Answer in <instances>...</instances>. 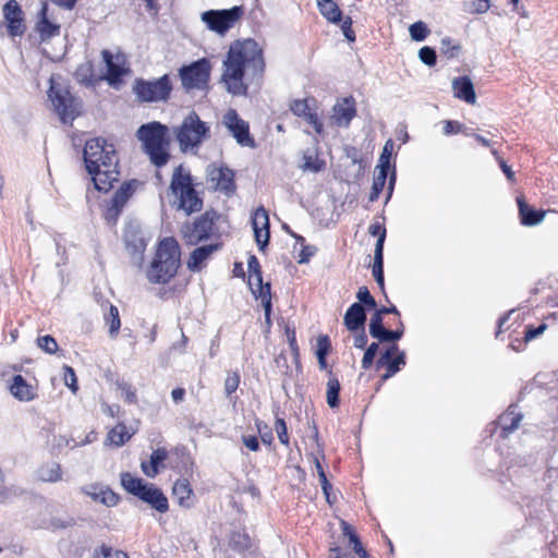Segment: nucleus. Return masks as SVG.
<instances>
[{
  "mask_svg": "<svg viewBox=\"0 0 558 558\" xmlns=\"http://www.w3.org/2000/svg\"><path fill=\"white\" fill-rule=\"evenodd\" d=\"M386 180L387 170L385 169V167H380L378 170L376 169L373 179L372 191L368 197L369 202H375L378 198L380 192L385 186Z\"/></svg>",
  "mask_w": 558,
  "mask_h": 558,
  "instance_id": "35",
  "label": "nucleus"
},
{
  "mask_svg": "<svg viewBox=\"0 0 558 558\" xmlns=\"http://www.w3.org/2000/svg\"><path fill=\"white\" fill-rule=\"evenodd\" d=\"M172 493L181 507L190 508L192 506V489L186 480H178L173 485Z\"/></svg>",
  "mask_w": 558,
  "mask_h": 558,
  "instance_id": "30",
  "label": "nucleus"
},
{
  "mask_svg": "<svg viewBox=\"0 0 558 558\" xmlns=\"http://www.w3.org/2000/svg\"><path fill=\"white\" fill-rule=\"evenodd\" d=\"M243 14L241 7H233L228 10H208L202 13L201 20L211 32L225 35Z\"/></svg>",
  "mask_w": 558,
  "mask_h": 558,
  "instance_id": "9",
  "label": "nucleus"
},
{
  "mask_svg": "<svg viewBox=\"0 0 558 558\" xmlns=\"http://www.w3.org/2000/svg\"><path fill=\"white\" fill-rule=\"evenodd\" d=\"M339 391L340 384L339 380L330 376L327 381V391H326V400L330 408H337L339 405Z\"/></svg>",
  "mask_w": 558,
  "mask_h": 558,
  "instance_id": "36",
  "label": "nucleus"
},
{
  "mask_svg": "<svg viewBox=\"0 0 558 558\" xmlns=\"http://www.w3.org/2000/svg\"><path fill=\"white\" fill-rule=\"evenodd\" d=\"M254 236L260 250H264L269 241V216L264 207H258L252 219Z\"/></svg>",
  "mask_w": 558,
  "mask_h": 558,
  "instance_id": "20",
  "label": "nucleus"
},
{
  "mask_svg": "<svg viewBox=\"0 0 558 558\" xmlns=\"http://www.w3.org/2000/svg\"><path fill=\"white\" fill-rule=\"evenodd\" d=\"M132 183H124L114 194L111 206L107 209L106 219L116 220L122 207L133 194Z\"/></svg>",
  "mask_w": 558,
  "mask_h": 558,
  "instance_id": "24",
  "label": "nucleus"
},
{
  "mask_svg": "<svg viewBox=\"0 0 558 558\" xmlns=\"http://www.w3.org/2000/svg\"><path fill=\"white\" fill-rule=\"evenodd\" d=\"M247 266L248 286L255 298L260 300L262 306L264 307L265 311L266 319L269 320L271 311L270 284L268 282L263 283L259 262L255 256H251L248 258Z\"/></svg>",
  "mask_w": 558,
  "mask_h": 558,
  "instance_id": "11",
  "label": "nucleus"
},
{
  "mask_svg": "<svg viewBox=\"0 0 558 558\" xmlns=\"http://www.w3.org/2000/svg\"><path fill=\"white\" fill-rule=\"evenodd\" d=\"M463 129V125L457 121L447 120L444 125V134L449 135L453 133H459Z\"/></svg>",
  "mask_w": 558,
  "mask_h": 558,
  "instance_id": "61",
  "label": "nucleus"
},
{
  "mask_svg": "<svg viewBox=\"0 0 558 558\" xmlns=\"http://www.w3.org/2000/svg\"><path fill=\"white\" fill-rule=\"evenodd\" d=\"M38 477L44 482H58L62 477L61 466L57 462H50L38 470Z\"/></svg>",
  "mask_w": 558,
  "mask_h": 558,
  "instance_id": "34",
  "label": "nucleus"
},
{
  "mask_svg": "<svg viewBox=\"0 0 558 558\" xmlns=\"http://www.w3.org/2000/svg\"><path fill=\"white\" fill-rule=\"evenodd\" d=\"M355 114L354 99L352 97L341 98L332 107L330 123L339 128H348Z\"/></svg>",
  "mask_w": 558,
  "mask_h": 558,
  "instance_id": "18",
  "label": "nucleus"
},
{
  "mask_svg": "<svg viewBox=\"0 0 558 558\" xmlns=\"http://www.w3.org/2000/svg\"><path fill=\"white\" fill-rule=\"evenodd\" d=\"M171 88L169 76L163 75L155 81L136 80L133 92L141 101L156 102L167 100Z\"/></svg>",
  "mask_w": 558,
  "mask_h": 558,
  "instance_id": "8",
  "label": "nucleus"
},
{
  "mask_svg": "<svg viewBox=\"0 0 558 558\" xmlns=\"http://www.w3.org/2000/svg\"><path fill=\"white\" fill-rule=\"evenodd\" d=\"M218 248L219 246L217 244H209L195 248L187 260V268L192 271L201 270L205 266L206 260Z\"/></svg>",
  "mask_w": 558,
  "mask_h": 558,
  "instance_id": "25",
  "label": "nucleus"
},
{
  "mask_svg": "<svg viewBox=\"0 0 558 558\" xmlns=\"http://www.w3.org/2000/svg\"><path fill=\"white\" fill-rule=\"evenodd\" d=\"M378 344L373 342L365 351L363 360H362V367L364 369H367L373 364L374 357L377 353Z\"/></svg>",
  "mask_w": 558,
  "mask_h": 558,
  "instance_id": "52",
  "label": "nucleus"
},
{
  "mask_svg": "<svg viewBox=\"0 0 558 558\" xmlns=\"http://www.w3.org/2000/svg\"><path fill=\"white\" fill-rule=\"evenodd\" d=\"M301 118L313 126L316 134L322 135L324 133L323 123L318 119L316 109L307 110Z\"/></svg>",
  "mask_w": 558,
  "mask_h": 558,
  "instance_id": "43",
  "label": "nucleus"
},
{
  "mask_svg": "<svg viewBox=\"0 0 558 558\" xmlns=\"http://www.w3.org/2000/svg\"><path fill=\"white\" fill-rule=\"evenodd\" d=\"M207 175L211 185L221 191H229L233 184V172L223 167L211 165L207 168Z\"/></svg>",
  "mask_w": 558,
  "mask_h": 558,
  "instance_id": "21",
  "label": "nucleus"
},
{
  "mask_svg": "<svg viewBox=\"0 0 558 558\" xmlns=\"http://www.w3.org/2000/svg\"><path fill=\"white\" fill-rule=\"evenodd\" d=\"M158 466H159V464H153L151 460H149V462H142V464H141L142 471L148 477H155L158 474V472H159Z\"/></svg>",
  "mask_w": 558,
  "mask_h": 558,
  "instance_id": "63",
  "label": "nucleus"
},
{
  "mask_svg": "<svg viewBox=\"0 0 558 558\" xmlns=\"http://www.w3.org/2000/svg\"><path fill=\"white\" fill-rule=\"evenodd\" d=\"M132 435L133 433L128 430L125 425L118 424L108 433L106 441L116 447H120L128 441Z\"/></svg>",
  "mask_w": 558,
  "mask_h": 558,
  "instance_id": "33",
  "label": "nucleus"
},
{
  "mask_svg": "<svg viewBox=\"0 0 558 558\" xmlns=\"http://www.w3.org/2000/svg\"><path fill=\"white\" fill-rule=\"evenodd\" d=\"M75 75L80 82L89 84L92 82L90 65L87 63L80 65V68L76 70Z\"/></svg>",
  "mask_w": 558,
  "mask_h": 558,
  "instance_id": "58",
  "label": "nucleus"
},
{
  "mask_svg": "<svg viewBox=\"0 0 558 558\" xmlns=\"http://www.w3.org/2000/svg\"><path fill=\"white\" fill-rule=\"evenodd\" d=\"M366 314L364 307L360 303L352 304L345 315L344 325L349 330H357L364 326Z\"/></svg>",
  "mask_w": 558,
  "mask_h": 558,
  "instance_id": "28",
  "label": "nucleus"
},
{
  "mask_svg": "<svg viewBox=\"0 0 558 558\" xmlns=\"http://www.w3.org/2000/svg\"><path fill=\"white\" fill-rule=\"evenodd\" d=\"M47 7L43 5L39 11V20L36 24V32L39 34L41 40H48L53 36L59 35L60 26L58 24L51 23L47 19Z\"/></svg>",
  "mask_w": 558,
  "mask_h": 558,
  "instance_id": "27",
  "label": "nucleus"
},
{
  "mask_svg": "<svg viewBox=\"0 0 558 558\" xmlns=\"http://www.w3.org/2000/svg\"><path fill=\"white\" fill-rule=\"evenodd\" d=\"M48 96L62 122L72 121L80 114L81 101L68 89L51 84Z\"/></svg>",
  "mask_w": 558,
  "mask_h": 558,
  "instance_id": "10",
  "label": "nucleus"
},
{
  "mask_svg": "<svg viewBox=\"0 0 558 558\" xmlns=\"http://www.w3.org/2000/svg\"><path fill=\"white\" fill-rule=\"evenodd\" d=\"M393 149V142L391 140L387 141L384 145L383 153L379 158V165L376 167L378 170L380 167H385V169L388 171L389 168V159L392 154Z\"/></svg>",
  "mask_w": 558,
  "mask_h": 558,
  "instance_id": "48",
  "label": "nucleus"
},
{
  "mask_svg": "<svg viewBox=\"0 0 558 558\" xmlns=\"http://www.w3.org/2000/svg\"><path fill=\"white\" fill-rule=\"evenodd\" d=\"M379 363L387 364V373L383 375V379L386 380L393 376L401 365L405 364V354L399 351L398 345L393 344L379 359Z\"/></svg>",
  "mask_w": 558,
  "mask_h": 558,
  "instance_id": "22",
  "label": "nucleus"
},
{
  "mask_svg": "<svg viewBox=\"0 0 558 558\" xmlns=\"http://www.w3.org/2000/svg\"><path fill=\"white\" fill-rule=\"evenodd\" d=\"M440 50L444 54L448 56L449 58H453L457 56V52L459 50V46L454 45L452 39L449 37H445L440 41Z\"/></svg>",
  "mask_w": 558,
  "mask_h": 558,
  "instance_id": "50",
  "label": "nucleus"
},
{
  "mask_svg": "<svg viewBox=\"0 0 558 558\" xmlns=\"http://www.w3.org/2000/svg\"><path fill=\"white\" fill-rule=\"evenodd\" d=\"M319 483H320V486H322V489L324 492V495H325V498H326V501L329 504V505H332L335 501H336V497H331L330 495V490H331V484L328 482L327 477H326V474L325 473H322L320 474V480H319Z\"/></svg>",
  "mask_w": 558,
  "mask_h": 558,
  "instance_id": "55",
  "label": "nucleus"
},
{
  "mask_svg": "<svg viewBox=\"0 0 558 558\" xmlns=\"http://www.w3.org/2000/svg\"><path fill=\"white\" fill-rule=\"evenodd\" d=\"M490 8L489 0H474L470 8L469 12L472 14H483L486 13Z\"/></svg>",
  "mask_w": 558,
  "mask_h": 558,
  "instance_id": "53",
  "label": "nucleus"
},
{
  "mask_svg": "<svg viewBox=\"0 0 558 558\" xmlns=\"http://www.w3.org/2000/svg\"><path fill=\"white\" fill-rule=\"evenodd\" d=\"M275 430L278 435V438L281 444L288 445L289 444V436L287 433V425L286 422L282 418H277L275 423Z\"/></svg>",
  "mask_w": 558,
  "mask_h": 558,
  "instance_id": "54",
  "label": "nucleus"
},
{
  "mask_svg": "<svg viewBox=\"0 0 558 558\" xmlns=\"http://www.w3.org/2000/svg\"><path fill=\"white\" fill-rule=\"evenodd\" d=\"M84 161L95 189L108 192L119 179L118 158L113 145L92 138L84 147Z\"/></svg>",
  "mask_w": 558,
  "mask_h": 558,
  "instance_id": "2",
  "label": "nucleus"
},
{
  "mask_svg": "<svg viewBox=\"0 0 558 558\" xmlns=\"http://www.w3.org/2000/svg\"><path fill=\"white\" fill-rule=\"evenodd\" d=\"M310 109H317L314 98L295 99L290 104V110L296 117H302Z\"/></svg>",
  "mask_w": 558,
  "mask_h": 558,
  "instance_id": "37",
  "label": "nucleus"
},
{
  "mask_svg": "<svg viewBox=\"0 0 558 558\" xmlns=\"http://www.w3.org/2000/svg\"><path fill=\"white\" fill-rule=\"evenodd\" d=\"M209 62L206 59H202L189 66L182 68L180 76L183 86L187 89L204 87L209 78Z\"/></svg>",
  "mask_w": 558,
  "mask_h": 558,
  "instance_id": "14",
  "label": "nucleus"
},
{
  "mask_svg": "<svg viewBox=\"0 0 558 558\" xmlns=\"http://www.w3.org/2000/svg\"><path fill=\"white\" fill-rule=\"evenodd\" d=\"M546 329H547L546 324H541L538 327L529 326L526 328L525 336H524L525 341H531V340L535 339L536 337L543 335Z\"/></svg>",
  "mask_w": 558,
  "mask_h": 558,
  "instance_id": "59",
  "label": "nucleus"
},
{
  "mask_svg": "<svg viewBox=\"0 0 558 558\" xmlns=\"http://www.w3.org/2000/svg\"><path fill=\"white\" fill-rule=\"evenodd\" d=\"M265 70L263 49L251 38L233 41L222 62L220 83L233 96H245Z\"/></svg>",
  "mask_w": 558,
  "mask_h": 558,
  "instance_id": "1",
  "label": "nucleus"
},
{
  "mask_svg": "<svg viewBox=\"0 0 558 558\" xmlns=\"http://www.w3.org/2000/svg\"><path fill=\"white\" fill-rule=\"evenodd\" d=\"M107 322L109 324L110 336L114 337L120 329L121 322H120L118 308L113 305H110Z\"/></svg>",
  "mask_w": 558,
  "mask_h": 558,
  "instance_id": "44",
  "label": "nucleus"
},
{
  "mask_svg": "<svg viewBox=\"0 0 558 558\" xmlns=\"http://www.w3.org/2000/svg\"><path fill=\"white\" fill-rule=\"evenodd\" d=\"M451 85L456 98L464 100L470 105L476 104L474 85L469 76L454 77L451 82Z\"/></svg>",
  "mask_w": 558,
  "mask_h": 558,
  "instance_id": "23",
  "label": "nucleus"
},
{
  "mask_svg": "<svg viewBox=\"0 0 558 558\" xmlns=\"http://www.w3.org/2000/svg\"><path fill=\"white\" fill-rule=\"evenodd\" d=\"M409 33L413 40L422 41L427 37L429 31L424 22L418 21V22L413 23L409 27Z\"/></svg>",
  "mask_w": 558,
  "mask_h": 558,
  "instance_id": "41",
  "label": "nucleus"
},
{
  "mask_svg": "<svg viewBox=\"0 0 558 558\" xmlns=\"http://www.w3.org/2000/svg\"><path fill=\"white\" fill-rule=\"evenodd\" d=\"M3 17L5 20L9 34L12 37L22 36L25 33L23 11L15 0H10L3 7Z\"/></svg>",
  "mask_w": 558,
  "mask_h": 558,
  "instance_id": "17",
  "label": "nucleus"
},
{
  "mask_svg": "<svg viewBox=\"0 0 558 558\" xmlns=\"http://www.w3.org/2000/svg\"><path fill=\"white\" fill-rule=\"evenodd\" d=\"M221 122L239 145L251 148L255 147V141L250 134L248 123L240 118L234 109H229L223 114Z\"/></svg>",
  "mask_w": 558,
  "mask_h": 558,
  "instance_id": "13",
  "label": "nucleus"
},
{
  "mask_svg": "<svg viewBox=\"0 0 558 558\" xmlns=\"http://www.w3.org/2000/svg\"><path fill=\"white\" fill-rule=\"evenodd\" d=\"M118 389L121 391L122 398L129 403H135L137 401L136 390L130 384L125 381H119L117 384Z\"/></svg>",
  "mask_w": 558,
  "mask_h": 558,
  "instance_id": "46",
  "label": "nucleus"
},
{
  "mask_svg": "<svg viewBox=\"0 0 558 558\" xmlns=\"http://www.w3.org/2000/svg\"><path fill=\"white\" fill-rule=\"evenodd\" d=\"M124 242L132 263L136 266H141L147 245L145 238L136 228L130 226L124 231Z\"/></svg>",
  "mask_w": 558,
  "mask_h": 558,
  "instance_id": "16",
  "label": "nucleus"
},
{
  "mask_svg": "<svg viewBox=\"0 0 558 558\" xmlns=\"http://www.w3.org/2000/svg\"><path fill=\"white\" fill-rule=\"evenodd\" d=\"M180 247L175 239L166 238L161 240L146 271L147 279L153 283L170 281L180 266Z\"/></svg>",
  "mask_w": 558,
  "mask_h": 558,
  "instance_id": "3",
  "label": "nucleus"
},
{
  "mask_svg": "<svg viewBox=\"0 0 558 558\" xmlns=\"http://www.w3.org/2000/svg\"><path fill=\"white\" fill-rule=\"evenodd\" d=\"M385 330L386 329L383 326L381 312H376L371 318L369 333L372 337L379 340Z\"/></svg>",
  "mask_w": 558,
  "mask_h": 558,
  "instance_id": "42",
  "label": "nucleus"
},
{
  "mask_svg": "<svg viewBox=\"0 0 558 558\" xmlns=\"http://www.w3.org/2000/svg\"><path fill=\"white\" fill-rule=\"evenodd\" d=\"M136 136L156 167H162L168 162L170 142L166 125L156 121L143 124L138 128Z\"/></svg>",
  "mask_w": 558,
  "mask_h": 558,
  "instance_id": "4",
  "label": "nucleus"
},
{
  "mask_svg": "<svg viewBox=\"0 0 558 558\" xmlns=\"http://www.w3.org/2000/svg\"><path fill=\"white\" fill-rule=\"evenodd\" d=\"M64 373H63V380H64V384L65 386H68L72 392H76L77 391V385H76V376H75V373H74V369L70 366H64Z\"/></svg>",
  "mask_w": 558,
  "mask_h": 558,
  "instance_id": "51",
  "label": "nucleus"
},
{
  "mask_svg": "<svg viewBox=\"0 0 558 558\" xmlns=\"http://www.w3.org/2000/svg\"><path fill=\"white\" fill-rule=\"evenodd\" d=\"M175 137L182 151L197 149L201 144L209 138L210 128L202 121L197 113L190 112L181 125L174 129Z\"/></svg>",
  "mask_w": 558,
  "mask_h": 558,
  "instance_id": "6",
  "label": "nucleus"
},
{
  "mask_svg": "<svg viewBox=\"0 0 558 558\" xmlns=\"http://www.w3.org/2000/svg\"><path fill=\"white\" fill-rule=\"evenodd\" d=\"M519 213L521 221L525 226H535L543 221L545 217L544 211L532 209L522 197L518 198Z\"/></svg>",
  "mask_w": 558,
  "mask_h": 558,
  "instance_id": "29",
  "label": "nucleus"
},
{
  "mask_svg": "<svg viewBox=\"0 0 558 558\" xmlns=\"http://www.w3.org/2000/svg\"><path fill=\"white\" fill-rule=\"evenodd\" d=\"M330 349V342L327 336H319L317 339L316 356H326Z\"/></svg>",
  "mask_w": 558,
  "mask_h": 558,
  "instance_id": "57",
  "label": "nucleus"
},
{
  "mask_svg": "<svg viewBox=\"0 0 558 558\" xmlns=\"http://www.w3.org/2000/svg\"><path fill=\"white\" fill-rule=\"evenodd\" d=\"M351 25H352V20H351V17L348 16L345 20H343L342 25H341V29L343 32L344 37L349 41H354L355 40V35H354L353 29L351 28Z\"/></svg>",
  "mask_w": 558,
  "mask_h": 558,
  "instance_id": "62",
  "label": "nucleus"
},
{
  "mask_svg": "<svg viewBox=\"0 0 558 558\" xmlns=\"http://www.w3.org/2000/svg\"><path fill=\"white\" fill-rule=\"evenodd\" d=\"M325 167V162L318 158V156L314 153L305 154L303 156V163L301 165V168L304 171L310 172H318Z\"/></svg>",
  "mask_w": 558,
  "mask_h": 558,
  "instance_id": "38",
  "label": "nucleus"
},
{
  "mask_svg": "<svg viewBox=\"0 0 558 558\" xmlns=\"http://www.w3.org/2000/svg\"><path fill=\"white\" fill-rule=\"evenodd\" d=\"M101 57L107 69L104 78L110 86L118 88L122 83V77L130 72L125 54L121 52L112 53L105 49L101 51Z\"/></svg>",
  "mask_w": 558,
  "mask_h": 558,
  "instance_id": "12",
  "label": "nucleus"
},
{
  "mask_svg": "<svg viewBox=\"0 0 558 558\" xmlns=\"http://www.w3.org/2000/svg\"><path fill=\"white\" fill-rule=\"evenodd\" d=\"M315 253H316L315 246H313V245L303 246V248L300 252L298 263L299 264L307 263L310 260V258L315 255Z\"/></svg>",
  "mask_w": 558,
  "mask_h": 558,
  "instance_id": "60",
  "label": "nucleus"
},
{
  "mask_svg": "<svg viewBox=\"0 0 558 558\" xmlns=\"http://www.w3.org/2000/svg\"><path fill=\"white\" fill-rule=\"evenodd\" d=\"M317 5L322 15L329 22L339 23L341 21V11L332 0H319Z\"/></svg>",
  "mask_w": 558,
  "mask_h": 558,
  "instance_id": "32",
  "label": "nucleus"
},
{
  "mask_svg": "<svg viewBox=\"0 0 558 558\" xmlns=\"http://www.w3.org/2000/svg\"><path fill=\"white\" fill-rule=\"evenodd\" d=\"M343 526V532L345 535L349 536L350 543L353 544L354 551L361 557V558H368V555L366 550L363 548L361 542L359 541L357 536L351 531L350 526L345 522H341Z\"/></svg>",
  "mask_w": 558,
  "mask_h": 558,
  "instance_id": "40",
  "label": "nucleus"
},
{
  "mask_svg": "<svg viewBox=\"0 0 558 558\" xmlns=\"http://www.w3.org/2000/svg\"><path fill=\"white\" fill-rule=\"evenodd\" d=\"M93 558H129V556L122 550L102 545L94 550Z\"/></svg>",
  "mask_w": 558,
  "mask_h": 558,
  "instance_id": "39",
  "label": "nucleus"
},
{
  "mask_svg": "<svg viewBox=\"0 0 558 558\" xmlns=\"http://www.w3.org/2000/svg\"><path fill=\"white\" fill-rule=\"evenodd\" d=\"M170 191L173 195V205L177 209L183 210L186 215L198 211L202 208V199L197 196L191 175L185 172L182 166L175 168L170 184Z\"/></svg>",
  "mask_w": 558,
  "mask_h": 558,
  "instance_id": "5",
  "label": "nucleus"
},
{
  "mask_svg": "<svg viewBox=\"0 0 558 558\" xmlns=\"http://www.w3.org/2000/svg\"><path fill=\"white\" fill-rule=\"evenodd\" d=\"M499 421L502 425L504 432L512 433L519 428L522 421V415L517 412L514 407L511 405L509 407L508 411L499 417Z\"/></svg>",
  "mask_w": 558,
  "mask_h": 558,
  "instance_id": "31",
  "label": "nucleus"
},
{
  "mask_svg": "<svg viewBox=\"0 0 558 558\" xmlns=\"http://www.w3.org/2000/svg\"><path fill=\"white\" fill-rule=\"evenodd\" d=\"M418 58L424 64L428 66H433L436 64V52L430 47L421 48L418 51Z\"/></svg>",
  "mask_w": 558,
  "mask_h": 558,
  "instance_id": "49",
  "label": "nucleus"
},
{
  "mask_svg": "<svg viewBox=\"0 0 558 558\" xmlns=\"http://www.w3.org/2000/svg\"><path fill=\"white\" fill-rule=\"evenodd\" d=\"M121 485L125 490L149 504L157 511L166 512L168 510L167 498L153 484H146L142 478L134 477L131 473L125 472L121 474Z\"/></svg>",
  "mask_w": 558,
  "mask_h": 558,
  "instance_id": "7",
  "label": "nucleus"
},
{
  "mask_svg": "<svg viewBox=\"0 0 558 558\" xmlns=\"http://www.w3.org/2000/svg\"><path fill=\"white\" fill-rule=\"evenodd\" d=\"M38 347L46 353L52 354L58 350V343L51 336H44L37 339Z\"/></svg>",
  "mask_w": 558,
  "mask_h": 558,
  "instance_id": "47",
  "label": "nucleus"
},
{
  "mask_svg": "<svg viewBox=\"0 0 558 558\" xmlns=\"http://www.w3.org/2000/svg\"><path fill=\"white\" fill-rule=\"evenodd\" d=\"M211 229L213 219L206 213L193 223H185L182 227V235L187 244L195 245L202 240L207 239Z\"/></svg>",
  "mask_w": 558,
  "mask_h": 558,
  "instance_id": "15",
  "label": "nucleus"
},
{
  "mask_svg": "<svg viewBox=\"0 0 558 558\" xmlns=\"http://www.w3.org/2000/svg\"><path fill=\"white\" fill-rule=\"evenodd\" d=\"M356 298L359 299L360 302L364 303L367 306H376V302L366 287H361L359 289Z\"/></svg>",
  "mask_w": 558,
  "mask_h": 558,
  "instance_id": "56",
  "label": "nucleus"
},
{
  "mask_svg": "<svg viewBox=\"0 0 558 558\" xmlns=\"http://www.w3.org/2000/svg\"><path fill=\"white\" fill-rule=\"evenodd\" d=\"M82 493L88 496L93 501L100 502L106 507H116L119 502V496L104 484H86L82 487Z\"/></svg>",
  "mask_w": 558,
  "mask_h": 558,
  "instance_id": "19",
  "label": "nucleus"
},
{
  "mask_svg": "<svg viewBox=\"0 0 558 558\" xmlns=\"http://www.w3.org/2000/svg\"><path fill=\"white\" fill-rule=\"evenodd\" d=\"M10 391L14 398L20 401H31L35 398L33 386L26 383L22 375H15L10 385Z\"/></svg>",
  "mask_w": 558,
  "mask_h": 558,
  "instance_id": "26",
  "label": "nucleus"
},
{
  "mask_svg": "<svg viewBox=\"0 0 558 558\" xmlns=\"http://www.w3.org/2000/svg\"><path fill=\"white\" fill-rule=\"evenodd\" d=\"M368 232L374 236H378L377 241L383 240V243L385 242L386 229L380 223L371 225Z\"/></svg>",
  "mask_w": 558,
  "mask_h": 558,
  "instance_id": "64",
  "label": "nucleus"
},
{
  "mask_svg": "<svg viewBox=\"0 0 558 558\" xmlns=\"http://www.w3.org/2000/svg\"><path fill=\"white\" fill-rule=\"evenodd\" d=\"M240 385V374L238 372L228 373L225 379V393L230 397Z\"/></svg>",
  "mask_w": 558,
  "mask_h": 558,
  "instance_id": "45",
  "label": "nucleus"
}]
</instances>
